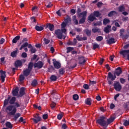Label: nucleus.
<instances>
[{
    "label": "nucleus",
    "mask_w": 129,
    "mask_h": 129,
    "mask_svg": "<svg viewBox=\"0 0 129 129\" xmlns=\"http://www.w3.org/2000/svg\"><path fill=\"white\" fill-rule=\"evenodd\" d=\"M56 106V103L54 102H52L51 104H50V107L52 109H54V108H55V107Z\"/></svg>",
    "instance_id": "nucleus-54"
},
{
    "label": "nucleus",
    "mask_w": 129,
    "mask_h": 129,
    "mask_svg": "<svg viewBox=\"0 0 129 129\" xmlns=\"http://www.w3.org/2000/svg\"><path fill=\"white\" fill-rule=\"evenodd\" d=\"M34 66V62L31 61L28 64V68L27 69H28L29 70H30L31 71H32V70H33V67Z\"/></svg>",
    "instance_id": "nucleus-25"
},
{
    "label": "nucleus",
    "mask_w": 129,
    "mask_h": 129,
    "mask_svg": "<svg viewBox=\"0 0 129 129\" xmlns=\"http://www.w3.org/2000/svg\"><path fill=\"white\" fill-rule=\"evenodd\" d=\"M57 119H59V120L62 119V117H63V115H62V114H58L57 115Z\"/></svg>",
    "instance_id": "nucleus-55"
},
{
    "label": "nucleus",
    "mask_w": 129,
    "mask_h": 129,
    "mask_svg": "<svg viewBox=\"0 0 129 129\" xmlns=\"http://www.w3.org/2000/svg\"><path fill=\"white\" fill-rule=\"evenodd\" d=\"M96 40L98 42H101V41L103 40V37L101 36H99L96 38Z\"/></svg>",
    "instance_id": "nucleus-43"
},
{
    "label": "nucleus",
    "mask_w": 129,
    "mask_h": 129,
    "mask_svg": "<svg viewBox=\"0 0 129 129\" xmlns=\"http://www.w3.org/2000/svg\"><path fill=\"white\" fill-rule=\"evenodd\" d=\"M123 125H124L125 126H127L128 125H129V120H126L124 122Z\"/></svg>",
    "instance_id": "nucleus-56"
},
{
    "label": "nucleus",
    "mask_w": 129,
    "mask_h": 129,
    "mask_svg": "<svg viewBox=\"0 0 129 129\" xmlns=\"http://www.w3.org/2000/svg\"><path fill=\"white\" fill-rule=\"evenodd\" d=\"M120 82L122 84H124V83L125 82V79L123 78H120Z\"/></svg>",
    "instance_id": "nucleus-60"
},
{
    "label": "nucleus",
    "mask_w": 129,
    "mask_h": 129,
    "mask_svg": "<svg viewBox=\"0 0 129 129\" xmlns=\"http://www.w3.org/2000/svg\"><path fill=\"white\" fill-rule=\"evenodd\" d=\"M32 71L29 70L28 69H26L23 71V75L25 77H28L30 74H31V72Z\"/></svg>",
    "instance_id": "nucleus-16"
},
{
    "label": "nucleus",
    "mask_w": 129,
    "mask_h": 129,
    "mask_svg": "<svg viewBox=\"0 0 129 129\" xmlns=\"http://www.w3.org/2000/svg\"><path fill=\"white\" fill-rule=\"evenodd\" d=\"M114 120V117H111V118H109V119H107L106 121L107 125L106 126H107L108 124H110V123H111V122H113Z\"/></svg>",
    "instance_id": "nucleus-24"
},
{
    "label": "nucleus",
    "mask_w": 129,
    "mask_h": 129,
    "mask_svg": "<svg viewBox=\"0 0 129 129\" xmlns=\"http://www.w3.org/2000/svg\"><path fill=\"white\" fill-rule=\"evenodd\" d=\"M86 15H87V12L84 11L83 12L80 13L79 14V16H83V18H85L86 19Z\"/></svg>",
    "instance_id": "nucleus-39"
},
{
    "label": "nucleus",
    "mask_w": 129,
    "mask_h": 129,
    "mask_svg": "<svg viewBox=\"0 0 129 129\" xmlns=\"http://www.w3.org/2000/svg\"><path fill=\"white\" fill-rule=\"evenodd\" d=\"M94 26H101L102 25V23L101 22V21H97L96 23H93Z\"/></svg>",
    "instance_id": "nucleus-44"
},
{
    "label": "nucleus",
    "mask_w": 129,
    "mask_h": 129,
    "mask_svg": "<svg viewBox=\"0 0 129 129\" xmlns=\"http://www.w3.org/2000/svg\"><path fill=\"white\" fill-rule=\"evenodd\" d=\"M21 38V36H16L13 40H12V43L13 44H16V43H17V42H18V41H19V40H20V39Z\"/></svg>",
    "instance_id": "nucleus-23"
},
{
    "label": "nucleus",
    "mask_w": 129,
    "mask_h": 129,
    "mask_svg": "<svg viewBox=\"0 0 129 129\" xmlns=\"http://www.w3.org/2000/svg\"><path fill=\"white\" fill-rule=\"evenodd\" d=\"M19 94V87H16L15 89L12 91L13 96H18Z\"/></svg>",
    "instance_id": "nucleus-20"
},
{
    "label": "nucleus",
    "mask_w": 129,
    "mask_h": 129,
    "mask_svg": "<svg viewBox=\"0 0 129 129\" xmlns=\"http://www.w3.org/2000/svg\"><path fill=\"white\" fill-rule=\"evenodd\" d=\"M64 22L67 24H69V23L71 22V19L70 18H67L64 20Z\"/></svg>",
    "instance_id": "nucleus-50"
},
{
    "label": "nucleus",
    "mask_w": 129,
    "mask_h": 129,
    "mask_svg": "<svg viewBox=\"0 0 129 129\" xmlns=\"http://www.w3.org/2000/svg\"><path fill=\"white\" fill-rule=\"evenodd\" d=\"M116 76H117V75H116V74H115L114 72H113V75H112L111 73L109 72L108 74L107 80H108V78H109V79H111L112 81H113L115 80Z\"/></svg>",
    "instance_id": "nucleus-5"
},
{
    "label": "nucleus",
    "mask_w": 129,
    "mask_h": 129,
    "mask_svg": "<svg viewBox=\"0 0 129 129\" xmlns=\"http://www.w3.org/2000/svg\"><path fill=\"white\" fill-rule=\"evenodd\" d=\"M120 55H122L123 58H125L126 54H129V50H123L120 52ZM127 59L129 61V54L127 55Z\"/></svg>",
    "instance_id": "nucleus-8"
},
{
    "label": "nucleus",
    "mask_w": 129,
    "mask_h": 129,
    "mask_svg": "<svg viewBox=\"0 0 129 129\" xmlns=\"http://www.w3.org/2000/svg\"><path fill=\"white\" fill-rule=\"evenodd\" d=\"M29 45H30V44H29L28 42H25L24 44L21 45V47L19 48V50H23V49H24V48H26V47H28V48H29Z\"/></svg>",
    "instance_id": "nucleus-26"
},
{
    "label": "nucleus",
    "mask_w": 129,
    "mask_h": 129,
    "mask_svg": "<svg viewBox=\"0 0 129 129\" xmlns=\"http://www.w3.org/2000/svg\"><path fill=\"white\" fill-rule=\"evenodd\" d=\"M35 118H32V120L34 122V123H38L39 121H41V117L39 116L38 114H37L35 116Z\"/></svg>",
    "instance_id": "nucleus-12"
},
{
    "label": "nucleus",
    "mask_w": 129,
    "mask_h": 129,
    "mask_svg": "<svg viewBox=\"0 0 129 129\" xmlns=\"http://www.w3.org/2000/svg\"><path fill=\"white\" fill-rule=\"evenodd\" d=\"M25 80V76L24 75H20L19 77V81L22 82Z\"/></svg>",
    "instance_id": "nucleus-47"
},
{
    "label": "nucleus",
    "mask_w": 129,
    "mask_h": 129,
    "mask_svg": "<svg viewBox=\"0 0 129 129\" xmlns=\"http://www.w3.org/2000/svg\"><path fill=\"white\" fill-rule=\"evenodd\" d=\"M58 73H59L60 75H63L65 73V70L63 68H61L59 70Z\"/></svg>",
    "instance_id": "nucleus-40"
},
{
    "label": "nucleus",
    "mask_w": 129,
    "mask_h": 129,
    "mask_svg": "<svg viewBox=\"0 0 129 129\" xmlns=\"http://www.w3.org/2000/svg\"><path fill=\"white\" fill-rule=\"evenodd\" d=\"M42 118L43 119H47L48 118V114H44L42 116Z\"/></svg>",
    "instance_id": "nucleus-61"
},
{
    "label": "nucleus",
    "mask_w": 129,
    "mask_h": 129,
    "mask_svg": "<svg viewBox=\"0 0 129 129\" xmlns=\"http://www.w3.org/2000/svg\"><path fill=\"white\" fill-rule=\"evenodd\" d=\"M78 59L79 60V64H80V65H84L85 63H86V60L84 56H80Z\"/></svg>",
    "instance_id": "nucleus-11"
},
{
    "label": "nucleus",
    "mask_w": 129,
    "mask_h": 129,
    "mask_svg": "<svg viewBox=\"0 0 129 129\" xmlns=\"http://www.w3.org/2000/svg\"><path fill=\"white\" fill-rule=\"evenodd\" d=\"M95 20H97V19H96V17H95L93 14H91L88 17V20L90 21V22H93Z\"/></svg>",
    "instance_id": "nucleus-19"
},
{
    "label": "nucleus",
    "mask_w": 129,
    "mask_h": 129,
    "mask_svg": "<svg viewBox=\"0 0 129 129\" xmlns=\"http://www.w3.org/2000/svg\"><path fill=\"white\" fill-rule=\"evenodd\" d=\"M73 98L74 99V100H78V99H79V96H78V95L77 94H74L73 96Z\"/></svg>",
    "instance_id": "nucleus-46"
},
{
    "label": "nucleus",
    "mask_w": 129,
    "mask_h": 129,
    "mask_svg": "<svg viewBox=\"0 0 129 129\" xmlns=\"http://www.w3.org/2000/svg\"><path fill=\"white\" fill-rule=\"evenodd\" d=\"M17 98L16 97H11L10 95L4 101L3 107H5L10 103V105L8 106L5 109L6 112L8 113V115H15L17 112V108L21 107L22 103H19L16 102Z\"/></svg>",
    "instance_id": "nucleus-1"
},
{
    "label": "nucleus",
    "mask_w": 129,
    "mask_h": 129,
    "mask_svg": "<svg viewBox=\"0 0 129 129\" xmlns=\"http://www.w3.org/2000/svg\"><path fill=\"white\" fill-rule=\"evenodd\" d=\"M75 31L78 32V33H80V32H82V28H75Z\"/></svg>",
    "instance_id": "nucleus-57"
},
{
    "label": "nucleus",
    "mask_w": 129,
    "mask_h": 129,
    "mask_svg": "<svg viewBox=\"0 0 129 129\" xmlns=\"http://www.w3.org/2000/svg\"><path fill=\"white\" fill-rule=\"evenodd\" d=\"M43 66H44V62L40 60L34 63V68H37L38 69H41V68H43Z\"/></svg>",
    "instance_id": "nucleus-3"
},
{
    "label": "nucleus",
    "mask_w": 129,
    "mask_h": 129,
    "mask_svg": "<svg viewBox=\"0 0 129 129\" xmlns=\"http://www.w3.org/2000/svg\"><path fill=\"white\" fill-rule=\"evenodd\" d=\"M97 48H99V45L98 44L95 43L93 45V50H95V49H97Z\"/></svg>",
    "instance_id": "nucleus-52"
},
{
    "label": "nucleus",
    "mask_w": 129,
    "mask_h": 129,
    "mask_svg": "<svg viewBox=\"0 0 129 129\" xmlns=\"http://www.w3.org/2000/svg\"><path fill=\"white\" fill-rule=\"evenodd\" d=\"M31 85L33 87H35V86H37L38 85V81L37 80L34 79L33 81H32Z\"/></svg>",
    "instance_id": "nucleus-35"
},
{
    "label": "nucleus",
    "mask_w": 129,
    "mask_h": 129,
    "mask_svg": "<svg viewBox=\"0 0 129 129\" xmlns=\"http://www.w3.org/2000/svg\"><path fill=\"white\" fill-rule=\"evenodd\" d=\"M85 32L87 36H88V37H90L91 36V30H90L88 29H87L85 30Z\"/></svg>",
    "instance_id": "nucleus-38"
},
{
    "label": "nucleus",
    "mask_w": 129,
    "mask_h": 129,
    "mask_svg": "<svg viewBox=\"0 0 129 129\" xmlns=\"http://www.w3.org/2000/svg\"><path fill=\"white\" fill-rule=\"evenodd\" d=\"M60 31L62 33H64V34H66V32L67 30L65 28H61Z\"/></svg>",
    "instance_id": "nucleus-62"
},
{
    "label": "nucleus",
    "mask_w": 129,
    "mask_h": 129,
    "mask_svg": "<svg viewBox=\"0 0 129 129\" xmlns=\"http://www.w3.org/2000/svg\"><path fill=\"white\" fill-rule=\"evenodd\" d=\"M21 116V114L20 113H17L14 115V120L16 121L19 117Z\"/></svg>",
    "instance_id": "nucleus-42"
},
{
    "label": "nucleus",
    "mask_w": 129,
    "mask_h": 129,
    "mask_svg": "<svg viewBox=\"0 0 129 129\" xmlns=\"http://www.w3.org/2000/svg\"><path fill=\"white\" fill-rule=\"evenodd\" d=\"M86 19L85 17H82L79 21V24H84Z\"/></svg>",
    "instance_id": "nucleus-45"
},
{
    "label": "nucleus",
    "mask_w": 129,
    "mask_h": 129,
    "mask_svg": "<svg viewBox=\"0 0 129 129\" xmlns=\"http://www.w3.org/2000/svg\"><path fill=\"white\" fill-rule=\"evenodd\" d=\"M128 48H129V43L126 44L125 45H124V46H123V49H128Z\"/></svg>",
    "instance_id": "nucleus-63"
},
{
    "label": "nucleus",
    "mask_w": 129,
    "mask_h": 129,
    "mask_svg": "<svg viewBox=\"0 0 129 129\" xmlns=\"http://www.w3.org/2000/svg\"><path fill=\"white\" fill-rule=\"evenodd\" d=\"M55 34L57 38H58V39H60V40H62V38H63V33H62V31H61V30L60 29L55 30Z\"/></svg>",
    "instance_id": "nucleus-4"
},
{
    "label": "nucleus",
    "mask_w": 129,
    "mask_h": 129,
    "mask_svg": "<svg viewBox=\"0 0 129 129\" xmlns=\"http://www.w3.org/2000/svg\"><path fill=\"white\" fill-rule=\"evenodd\" d=\"M5 125L6 127H7L8 128H13V125L12 124V123H11V122H6Z\"/></svg>",
    "instance_id": "nucleus-28"
},
{
    "label": "nucleus",
    "mask_w": 129,
    "mask_h": 129,
    "mask_svg": "<svg viewBox=\"0 0 129 129\" xmlns=\"http://www.w3.org/2000/svg\"><path fill=\"white\" fill-rule=\"evenodd\" d=\"M28 48L30 49L29 51L31 52V54H34L37 52V49L34 46H32V44H29L28 45Z\"/></svg>",
    "instance_id": "nucleus-14"
},
{
    "label": "nucleus",
    "mask_w": 129,
    "mask_h": 129,
    "mask_svg": "<svg viewBox=\"0 0 129 129\" xmlns=\"http://www.w3.org/2000/svg\"><path fill=\"white\" fill-rule=\"evenodd\" d=\"M83 87L86 90H88V89H89V85H88L87 84H84L83 86Z\"/></svg>",
    "instance_id": "nucleus-49"
},
{
    "label": "nucleus",
    "mask_w": 129,
    "mask_h": 129,
    "mask_svg": "<svg viewBox=\"0 0 129 129\" xmlns=\"http://www.w3.org/2000/svg\"><path fill=\"white\" fill-rule=\"evenodd\" d=\"M94 16L96 17L97 18H98V17H100L101 16V14L99 13L98 11H94V14H93Z\"/></svg>",
    "instance_id": "nucleus-37"
},
{
    "label": "nucleus",
    "mask_w": 129,
    "mask_h": 129,
    "mask_svg": "<svg viewBox=\"0 0 129 129\" xmlns=\"http://www.w3.org/2000/svg\"><path fill=\"white\" fill-rule=\"evenodd\" d=\"M50 79L51 81H56L58 79V78L55 75H52L50 76Z\"/></svg>",
    "instance_id": "nucleus-34"
},
{
    "label": "nucleus",
    "mask_w": 129,
    "mask_h": 129,
    "mask_svg": "<svg viewBox=\"0 0 129 129\" xmlns=\"http://www.w3.org/2000/svg\"><path fill=\"white\" fill-rule=\"evenodd\" d=\"M94 84H96V81H91L90 80V83H89V85H93Z\"/></svg>",
    "instance_id": "nucleus-59"
},
{
    "label": "nucleus",
    "mask_w": 129,
    "mask_h": 129,
    "mask_svg": "<svg viewBox=\"0 0 129 129\" xmlns=\"http://www.w3.org/2000/svg\"><path fill=\"white\" fill-rule=\"evenodd\" d=\"M114 73L116 74L117 76H119L121 74V73H122L121 68L118 67L115 69V71H114Z\"/></svg>",
    "instance_id": "nucleus-17"
},
{
    "label": "nucleus",
    "mask_w": 129,
    "mask_h": 129,
    "mask_svg": "<svg viewBox=\"0 0 129 129\" xmlns=\"http://www.w3.org/2000/svg\"><path fill=\"white\" fill-rule=\"evenodd\" d=\"M106 117L104 116H101L99 119L96 120V123H98L101 126H106L107 122L105 121Z\"/></svg>",
    "instance_id": "nucleus-2"
},
{
    "label": "nucleus",
    "mask_w": 129,
    "mask_h": 129,
    "mask_svg": "<svg viewBox=\"0 0 129 129\" xmlns=\"http://www.w3.org/2000/svg\"><path fill=\"white\" fill-rule=\"evenodd\" d=\"M109 23H110V20H109V19L105 18L103 20V24L104 26L107 25V24H109Z\"/></svg>",
    "instance_id": "nucleus-36"
},
{
    "label": "nucleus",
    "mask_w": 129,
    "mask_h": 129,
    "mask_svg": "<svg viewBox=\"0 0 129 129\" xmlns=\"http://www.w3.org/2000/svg\"><path fill=\"white\" fill-rule=\"evenodd\" d=\"M62 128L63 129H66L67 128V125H66V124H63L61 126Z\"/></svg>",
    "instance_id": "nucleus-64"
},
{
    "label": "nucleus",
    "mask_w": 129,
    "mask_h": 129,
    "mask_svg": "<svg viewBox=\"0 0 129 129\" xmlns=\"http://www.w3.org/2000/svg\"><path fill=\"white\" fill-rule=\"evenodd\" d=\"M52 61L54 68L56 69H59V68H61V63L59 61H57L56 59H52Z\"/></svg>",
    "instance_id": "nucleus-6"
},
{
    "label": "nucleus",
    "mask_w": 129,
    "mask_h": 129,
    "mask_svg": "<svg viewBox=\"0 0 129 129\" xmlns=\"http://www.w3.org/2000/svg\"><path fill=\"white\" fill-rule=\"evenodd\" d=\"M92 31L93 33H101V31L100 30V29L98 28H92Z\"/></svg>",
    "instance_id": "nucleus-30"
},
{
    "label": "nucleus",
    "mask_w": 129,
    "mask_h": 129,
    "mask_svg": "<svg viewBox=\"0 0 129 129\" xmlns=\"http://www.w3.org/2000/svg\"><path fill=\"white\" fill-rule=\"evenodd\" d=\"M0 73L1 74V78L2 80V82H5V79L6 77H7V75H6V72L3 70H0Z\"/></svg>",
    "instance_id": "nucleus-10"
},
{
    "label": "nucleus",
    "mask_w": 129,
    "mask_h": 129,
    "mask_svg": "<svg viewBox=\"0 0 129 129\" xmlns=\"http://www.w3.org/2000/svg\"><path fill=\"white\" fill-rule=\"evenodd\" d=\"M17 55H18V50H15L11 53V56L13 58H16V57H17Z\"/></svg>",
    "instance_id": "nucleus-27"
},
{
    "label": "nucleus",
    "mask_w": 129,
    "mask_h": 129,
    "mask_svg": "<svg viewBox=\"0 0 129 129\" xmlns=\"http://www.w3.org/2000/svg\"><path fill=\"white\" fill-rule=\"evenodd\" d=\"M111 28V25H107L106 27H105L104 31L105 33H109V29Z\"/></svg>",
    "instance_id": "nucleus-33"
},
{
    "label": "nucleus",
    "mask_w": 129,
    "mask_h": 129,
    "mask_svg": "<svg viewBox=\"0 0 129 129\" xmlns=\"http://www.w3.org/2000/svg\"><path fill=\"white\" fill-rule=\"evenodd\" d=\"M54 27L55 26H54V25L50 23L48 24V25H47L46 26V28H48L50 32H53Z\"/></svg>",
    "instance_id": "nucleus-21"
},
{
    "label": "nucleus",
    "mask_w": 129,
    "mask_h": 129,
    "mask_svg": "<svg viewBox=\"0 0 129 129\" xmlns=\"http://www.w3.org/2000/svg\"><path fill=\"white\" fill-rule=\"evenodd\" d=\"M73 50H74V47H68L67 48V53H70Z\"/></svg>",
    "instance_id": "nucleus-41"
},
{
    "label": "nucleus",
    "mask_w": 129,
    "mask_h": 129,
    "mask_svg": "<svg viewBox=\"0 0 129 129\" xmlns=\"http://www.w3.org/2000/svg\"><path fill=\"white\" fill-rule=\"evenodd\" d=\"M118 10L120 13L124 12V11H125V7H124V5L120 6L118 8Z\"/></svg>",
    "instance_id": "nucleus-22"
},
{
    "label": "nucleus",
    "mask_w": 129,
    "mask_h": 129,
    "mask_svg": "<svg viewBox=\"0 0 129 129\" xmlns=\"http://www.w3.org/2000/svg\"><path fill=\"white\" fill-rule=\"evenodd\" d=\"M106 42L108 45H111V44H114L115 43V39L113 37H111L107 39Z\"/></svg>",
    "instance_id": "nucleus-18"
},
{
    "label": "nucleus",
    "mask_w": 129,
    "mask_h": 129,
    "mask_svg": "<svg viewBox=\"0 0 129 129\" xmlns=\"http://www.w3.org/2000/svg\"><path fill=\"white\" fill-rule=\"evenodd\" d=\"M43 41L45 44V45H48L49 43H50V40L47 39V38H44Z\"/></svg>",
    "instance_id": "nucleus-51"
},
{
    "label": "nucleus",
    "mask_w": 129,
    "mask_h": 129,
    "mask_svg": "<svg viewBox=\"0 0 129 129\" xmlns=\"http://www.w3.org/2000/svg\"><path fill=\"white\" fill-rule=\"evenodd\" d=\"M54 71H55V68H54L53 66H51L50 68H48L47 72H50V73H52V72H54Z\"/></svg>",
    "instance_id": "nucleus-32"
},
{
    "label": "nucleus",
    "mask_w": 129,
    "mask_h": 129,
    "mask_svg": "<svg viewBox=\"0 0 129 129\" xmlns=\"http://www.w3.org/2000/svg\"><path fill=\"white\" fill-rule=\"evenodd\" d=\"M35 30L38 31V32H41V31H43V30H44V27H43V26H39L36 25L35 26Z\"/></svg>",
    "instance_id": "nucleus-29"
},
{
    "label": "nucleus",
    "mask_w": 129,
    "mask_h": 129,
    "mask_svg": "<svg viewBox=\"0 0 129 129\" xmlns=\"http://www.w3.org/2000/svg\"><path fill=\"white\" fill-rule=\"evenodd\" d=\"M117 14V13H116V11H112L108 13V16L109 17H111L113 16H114V15H116Z\"/></svg>",
    "instance_id": "nucleus-31"
},
{
    "label": "nucleus",
    "mask_w": 129,
    "mask_h": 129,
    "mask_svg": "<svg viewBox=\"0 0 129 129\" xmlns=\"http://www.w3.org/2000/svg\"><path fill=\"white\" fill-rule=\"evenodd\" d=\"M25 94H26V93H25V88L21 87L20 88V90L19 91V95H18V97H23V96H24Z\"/></svg>",
    "instance_id": "nucleus-13"
},
{
    "label": "nucleus",
    "mask_w": 129,
    "mask_h": 129,
    "mask_svg": "<svg viewBox=\"0 0 129 129\" xmlns=\"http://www.w3.org/2000/svg\"><path fill=\"white\" fill-rule=\"evenodd\" d=\"M124 32V29H122L120 30V36L123 39V40H126L128 38V35L127 34L123 35V32Z\"/></svg>",
    "instance_id": "nucleus-9"
},
{
    "label": "nucleus",
    "mask_w": 129,
    "mask_h": 129,
    "mask_svg": "<svg viewBox=\"0 0 129 129\" xmlns=\"http://www.w3.org/2000/svg\"><path fill=\"white\" fill-rule=\"evenodd\" d=\"M22 57L23 58H27L28 55L27 54V53L26 52H23L22 53V55H21Z\"/></svg>",
    "instance_id": "nucleus-58"
},
{
    "label": "nucleus",
    "mask_w": 129,
    "mask_h": 129,
    "mask_svg": "<svg viewBox=\"0 0 129 129\" xmlns=\"http://www.w3.org/2000/svg\"><path fill=\"white\" fill-rule=\"evenodd\" d=\"M113 86L116 91H120L121 90V85L119 83V82H116L114 84Z\"/></svg>",
    "instance_id": "nucleus-7"
},
{
    "label": "nucleus",
    "mask_w": 129,
    "mask_h": 129,
    "mask_svg": "<svg viewBox=\"0 0 129 129\" xmlns=\"http://www.w3.org/2000/svg\"><path fill=\"white\" fill-rule=\"evenodd\" d=\"M15 66L16 68H19V67H22L23 66V62L21 60H17L15 62Z\"/></svg>",
    "instance_id": "nucleus-15"
},
{
    "label": "nucleus",
    "mask_w": 129,
    "mask_h": 129,
    "mask_svg": "<svg viewBox=\"0 0 129 129\" xmlns=\"http://www.w3.org/2000/svg\"><path fill=\"white\" fill-rule=\"evenodd\" d=\"M86 104L87 105H91V101L90 100V98H87L86 99Z\"/></svg>",
    "instance_id": "nucleus-48"
},
{
    "label": "nucleus",
    "mask_w": 129,
    "mask_h": 129,
    "mask_svg": "<svg viewBox=\"0 0 129 129\" xmlns=\"http://www.w3.org/2000/svg\"><path fill=\"white\" fill-rule=\"evenodd\" d=\"M66 26H67V24L65 22H63L61 24V29L66 28Z\"/></svg>",
    "instance_id": "nucleus-53"
}]
</instances>
